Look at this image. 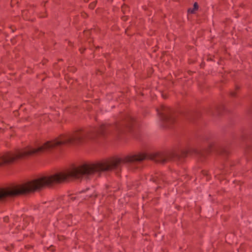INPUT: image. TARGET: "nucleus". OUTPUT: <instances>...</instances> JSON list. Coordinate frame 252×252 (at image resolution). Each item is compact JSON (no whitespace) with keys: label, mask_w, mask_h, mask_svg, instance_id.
I'll use <instances>...</instances> for the list:
<instances>
[{"label":"nucleus","mask_w":252,"mask_h":252,"mask_svg":"<svg viewBox=\"0 0 252 252\" xmlns=\"http://www.w3.org/2000/svg\"><path fill=\"white\" fill-rule=\"evenodd\" d=\"M198 9V4L196 2H195L193 5V8L192 9H189L188 11L191 13H193Z\"/></svg>","instance_id":"nucleus-4"},{"label":"nucleus","mask_w":252,"mask_h":252,"mask_svg":"<svg viewBox=\"0 0 252 252\" xmlns=\"http://www.w3.org/2000/svg\"><path fill=\"white\" fill-rule=\"evenodd\" d=\"M87 191H90V192H89V193L87 195V196H88V195H90V193L92 192V190H90V189H87Z\"/></svg>","instance_id":"nucleus-6"},{"label":"nucleus","mask_w":252,"mask_h":252,"mask_svg":"<svg viewBox=\"0 0 252 252\" xmlns=\"http://www.w3.org/2000/svg\"><path fill=\"white\" fill-rule=\"evenodd\" d=\"M160 155H159V154H157L155 156V157L153 158V159L155 160L157 162H164V160H165L164 159H160ZM161 158H162V157H161Z\"/></svg>","instance_id":"nucleus-3"},{"label":"nucleus","mask_w":252,"mask_h":252,"mask_svg":"<svg viewBox=\"0 0 252 252\" xmlns=\"http://www.w3.org/2000/svg\"><path fill=\"white\" fill-rule=\"evenodd\" d=\"M72 179H78V166L57 172L28 182L23 185L0 189V198L25 193L53 183H62Z\"/></svg>","instance_id":"nucleus-1"},{"label":"nucleus","mask_w":252,"mask_h":252,"mask_svg":"<svg viewBox=\"0 0 252 252\" xmlns=\"http://www.w3.org/2000/svg\"><path fill=\"white\" fill-rule=\"evenodd\" d=\"M7 220H8V218L7 217H5V218H4V220L5 221H6Z\"/></svg>","instance_id":"nucleus-7"},{"label":"nucleus","mask_w":252,"mask_h":252,"mask_svg":"<svg viewBox=\"0 0 252 252\" xmlns=\"http://www.w3.org/2000/svg\"><path fill=\"white\" fill-rule=\"evenodd\" d=\"M49 151V141L36 147L29 146L15 152H7L0 154V166L11 163L16 159L26 157L40 154Z\"/></svg>","instance_id":"nucleus-2"},{"label":"nucleus","mask_w":252,"mask_h":252,"mask_svg":"<svg viewBox=\"0 0 252 252\" xmlns=\"http://www.w3.org/2000/svg\"><path fill=\"white\" fill-rule=\"evenodd\" d=\"M95 6V3L93 2L90 4V7L92 9H93Z\"/></svg>","instance_id":"nucleus-5"},{"label":"nucleus","mask_w":252,"mask_h":252,"mask_svg":"<svg viewBox=\"0 0 252 252\" xmlns=\"http://www.w3.org/2000/svg\"><path fill=\"white\" fill-rule=\"evenodd\" d=\"M158 113L160 115H162V114H160L159 112L158 111Z\"/></svg>","instance_id":"nucleus-8"}]
</instances>
